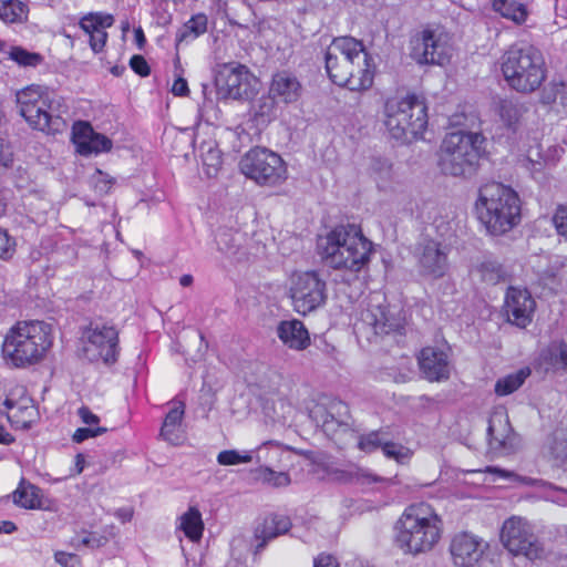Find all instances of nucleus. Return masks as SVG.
<instances>
[{
  "label": "nucleus",
  "instance_id": "nucleus-1",
  "mask_svg": "<svg viewBox=\"0 0 567 567\" xmlns=\"http://www.w3.org/2000/svg\"><path fill=\"white\" fill-rule=\"evenodd\" d=\"M443 522L427 503L408 506L395 524L394 543L404 554L413 557L431 551L440 542Z\"/></svg>",
  "mask_w": 567,
  "mask_h": 567
},
{
  "label": "nucleus",
  "instance_id": "nucleus-2",
  "mask_svg": "<svg viewBox=\"0 0 567 567\" xmlns=\"http://www.w3.org/2000/svg\"><path fill=\"white\" fill-rule=\"evenodd\" d=\"M310 417L337 444L346 445L355 440L358 449L365 453L382 449L389 435L384 429L357 435L349 408L342 401H332L328 406L316 405L310 411Z\"/></svg>",
  "mask_w": 567,
  "mask_h": 567
},
{
  "label": "nucleus",
  "instance_id": "nucleus-3",
  "mask_svg": "<svg viewBox=\"0 0 567 567\" xmlns=\"http://www.w3.org/2000/svg\"><path fill=\"white\" fill-rule=\"evenodd\" d=\"M499 63L507 85L518 93L537 91L547 78L542 51L527 43L511 45L501 56Z\"/></svg>",
  "mask_w": 567,
  "mask_h": 567
},
{
  "label": "nucleus",
  "instance_id": "nucleus-4",
  "mask_svg": "<svg viewBox=\"0 0 567 567\" xmlns=\"http://www.w3.org/2000/svg\"><path fill=\"white\" fill-rule=\"evenodd\" d=\"M476 210L480 221L492 235L509 231L520 219L517 193L501 183H488L480 188Z\"/></svg>",
  "mask_w": 567,
  "mask_h": 567
},
{
  "label": "nucleus",
  "instance_id": "nucleus-5",
  "mask_svg": "<svg viewBox=\"0 0 567 567\" xmlns=\"http://www.w3.org/2000/svg\"><path fill=\"white\" fill-rule=\"evenodd\" d=\"M51 326L44 321L19 322L7 334L3 358L17 368L39 362L52 346Z\"/></svg>",
  "mask_w": 567,
  "mask_h": 567
},
{
  "label": "nucleus",
  "instance_id": "nucleus-6",
  "mask_svg": "<svg viewBox=\"0 0 567 567\" xmlns=\"http://www.w3.org/2000/svg\"><path fill=\"white\" fill-rule=\"evenodd\" d=\"M363 43L352 37L334 38L324 55L326 71L337 85L350 91H365L371 87V75L367 68H358L354 76V61L361 58Z\"/></svg>",
  "mask_w": 567,
  "mask_h": 567
},
{
  "label": "nucleus",
  "instance_id": "nucleus-7",
  "mask_svg": "<svg viewBox=\"0 0 567 567\" xmlns=\"http://www.w3.org/2000/svg\"><path fill=\"white\" fill-rule=\"evenodd\" d=\"M485 137L481 133L455 131L446 134L440 148V167L445 175L471 177L484 154Z\"/></svg>",
  "mask_w": 567,
  "mask_h": 567
},
{
  "label": "nucleus",
  "instance_id": "nucleus-8",
  "mask_svg": "<svg viewBox=\"0 0 567 567\" xmlns=\"http://www.w3.org/2000/svg\"><path fill=\"white\" fill-rule=\"evenodd\" d=\"M16 103L18 113L34 130L55 133L64 125L56 113L60 104L47 86L31 84L17 91Z\"/></svg>",
  "mask_w": 567,
  "mask_h": 567
},
{
  "label": "nucleus",
  "instance_id": "nucleus-9",
  "mask_svg": "<svg viewBox=\"0 0 567 567\" xmlns=\"http://www.w3.org/2000/svg\"><path fill=\"white\" fill-rule=\"evenodd\" d=\"M427 107L415 94L389 99L384 105V124L398 141H411L423 134L427 126Z\"/></svg>",
  "mask_w": 567,
  "mask_h": 567
},
{
  "label": "nucleus",
  "instance_id": "nucleus-10",
  "mask_svg": "<svg viewBox=\"0 0 567 567\" xmlns=\"http://www.w3.org/2000/svg\"><path fill=\"white\" fill-rule=\"evenodd\" d=\"M240 171L259 185L274 186L287 178V167L282 158L261 147L250 150L241 158Z\"/></svg>",
  "mask_w": 567,
  "mask_h": 567
},
{
  "label": "nucleus",
  "instance_id": "nucleus-11",
  "mask_svg": "<svg viewBox=\"0 0 567 567\" xmlns=\"http://www.w3.org/2000/svg\"><path fill=\"white\" fill-rule=\"evenodd\" d=\"M503 546L514 556H525L529 560L543 559L545 548L534 534L527 520L519 517L506 519L501 529Z\"/></svg>",
  "mask_w": 567,
  "mask_h": 567
},
{
  "label": "nucleus",
  "instance_id": "nucleus-12",
  "mask_svg": "<svg viewBox=\"0 0 567 567\" xmlns=\"http://www.w3.org/2000/svg\"><path fill=\"white\" fill-rule=\"evenodd\" d=\"M320 238L331 239L333 243L339 241L340 249L349 252V256L352 257L350 274H358L368 267L373 252V245L372 241L364 237L359 226L354 224L340 225L327 236Z\"/></svg>",
  "mask_w": 567,
  "mask_h": 567
},
{
  "label": "nucleus",
  "instance_id": "nucleus-13",
  "mask_svg": "<svg viewBox=\"0 0 567 567\" xmlns=\"http://www.w3.org/2000/svg\"><path fill=\"white\" fill-rule=\"evenodd\" d=\"M403 328V318L392 312L388 303L373 302V299L368 308L362 311L360 321L354 326L357 333L364 336L368 341L401 332Z\"/></svg>",
  "mask_w": 567,
  "mask_h": 567
},
{
  "label": "nucleus",
  "instance_id": "nucleus-14",
  "mask_svg": "<svg viewBox=\"0 0 567 567\" xmlns=\"http://www.w3.org/2000/svg\"><path fill=\"white\" fill-rule=\"evenodd\" d=\"M84 354L90 361L113 364L120 353L118 331L113 324L91 322L84 330Z\"/></svg>",
  "mask_w": 567,
  "mask_h": 567
},
{
  "label": "nucleus",
  "instance_id": "nucleus-15",
  "mask_svg": "<svg viewBox=\"0 0 567 567\" xmlns=\"http://www.w3.org/2000/svg\"><path fill=\"white\" fill-rule=\"evenodd\" d=\"M451 51L449 37L443 31L424 29L411 39V58L417 64L444 65Z\"/></svg>",
  "mask_w": 567,
  "mask_h": 567
},
{
  "label": "nucleus",
  "instance_id": "nucleus-16",
  "mask_svg": "<svg viewBox=\"0 0 567 567\" xmlns=\"http://www.w3.org/2000/svg\"><path fill=\"white\" fill-rule=\"evenodd\" d=\"M291 299L295 310L306 316L326 303L327 284L317 271H306L293 281Z\"/></svg>",
  "mask_w": 567,
  "mask_h": 567
},
{
  "label": "nucleus",
  "instance_id": "nucleus-17",
  "mask_svg": "<svg viewBox=\"0 0 567 567\" xmlns=\"http://www.w3.org/2000/svg\"><path fill=\"white\" fill-rule=\"evenodd\" d=\"M216 85L226 97L250 100L257 93V79L239 63L225 64L216 76Z\"/></svg>",
  "mask_w": 567,
  "mask_h": 567
},
{
  "label": "nucleus",
  "instance_id": "nucleus-18",
  "mask_svg": "<svg viewBox=\"0 0 567 567\" xmlns=\"http://www.w3.org/2000/svg\"><path fill=\"white\" fill-rule=\"evenodd\" d=\"M536 301L526 288L508 287L505 295L504 312L507 321L518 328H526L532 321Z\"/></svg>",
  "mask_w": 567,
  "mask_h": 567
},
{
  "label": "nucleus",
  "instance_id": "nucleus-19",
  "mask_svg": "<svg viewBox=\"0 0 567 567\" xmlns=\"http://www.w3.org/2000/svg\"><path fill=\"white\" fill-rule=\"evenodd\" d=\"M488 544L471 533L456 534L451 542L453 563L458 567H477Z\"/></svg>",
  "mask_w": 567,
  "mask_h": 567
},
{
  "label": "nucleus",
  "instance_id": "nucleus-20",
  "mask_svg": "<svg viewBox=\"0 0 567 567\" xmlns=\"http://www.w3.org/2000/svg\"><path fill=\"white\" fill-rule=\"evenodd\" d=\"M417 362L422 377L430 382L447 380L451 373L449 352L436 347H425L421 350Z\"/></svg>",
  "mask_w": 567,
  "mask_h": 567
},
{
  "label": "nucleus",
  "instance_id": "nucleus-21",
  "mask_svg": "<svg viewBox=\"0 0 567 567\" xmlns=\"http://www.w3.org/2000/svg\"><path fill=\"white\" fill-rule=\"evenodd\" d=\"M447 247L429 240L422 246L419 257L420 274L432 279L444 277L449 270Z\"/></svg>",
  "mask_w": 567,
  "mask_h": 567
},
{
  "label": "nucleus",
  "instance_id": "nucleus-22",
  "mask_svg": "<svg viewBox=\"0 0 567 567\" xmlns=\"http://www.w3.org/2000/svg\"><path fill=\"white\" fill-rule=\"evenodd\" d=\"M72 141L76 152L83 156L109 152L112 141L103 134L95 133L87 122H76L73 125Z\"/></svg>",
  "mask_w": 567,
  "mask_h": 567
},
{
  "label": "nucleus",
  "instance_id": "nucleus-23",
  "mask_svg": "<svg viewBox=\"0 0 567 567\" xmlns=\"http://www.w3.org/2000/svg\"><path fill=\"white\" fill-rule=\"evenodd\" d=\"M487 435L489 444L495 449L513 451L516 435L509 423L508 415L504 412H495L488 420Z\"/></svg>",
  "mask_w": 567,
  "mask_h": 567
},
{
  "label": "nucleus",
  "instance_id": "nucleus-24",
  "mask_svg": "<svg viewBox=\"0 0 567 567\" xmlns=\"http://www.w3.org/2000/svg\"><path fill=\"white\" fill-rule=\"evenodd\" d=\"M302 86L298 79L287 72L280 71L272 75L269 93L284 103H293L301 96Z\"/></svg>",
  "mask_w": 567,
  "mask_h": 567
},
{
  "label": "nucleus",
  "instance_id": "nucleus-25",
  "mask_svg": "<svg viewBox=\"0 0 567 567\" xmlns=\"http://www.w3.org/2000/svg\"><path fill=\"white\" fill-rule=\"evenodd\" d=\"M277 334L285 346L293 350H305L311 343L307 328L297 319L281 321Z\"/></svg>",
  "mask_w": 567,
  "mask_h": 567
},
{
  "label": "nucleus",
  "instance_id": "nucleus-26",
  "mask_svg": "<svg viewBox=\"0 0 567 567\" xmlns=\"http://www.w3.org/2000/svg\"><path fill=\"white\" fill-rule=\"evenodd\" d=\"M318 254L323 264L333 269H342L350 272L351 258L349 252L340 249L339 241H331V239H318L317 244Z\"/></svg>",
  "mask_w": 567,
  "mask_h": 567
},
{
  "label": "nucleus",
  "instance_id": "nucleus-27",
  "mask_svg": "<svg viewBox=\"0 0 567 567\" xmlns=\"http://www.w3.org/2000/svg\"><path fill=\"white\" fill-rule=\"evenodd\" d=\"M290 527L291 522L288 516L275 514L266 517L261 527L257 528L256 532L257 538L262 539V542L257 545L256 550H261L268 540L286 534Z\"/></svg>",
  "mask_w": 567,
  "mask_h": 567
},
{
  "label": "nucleus",
  "instance_id": "nucleus-28",
  "mask_svg": "<svg viewBox=\"0 0 567 567\" xmlns=\"http://www.w3.org/2000/svg\"><path fill=\"white\" fill-rule=\"evenodd\" d=\"M563 153L564 148L558 145L548 146L546 150L539 147L536 151V158L532 152L527 156V167L533 174L540 173L545 168L555 167L560 161Z\"/></svg>",
  "mask_w": 567,
  "mask_h": 567
},
{
  "label": "nucleus",
  "instance_id": "nucleus-29",
  "mask_svg": "<svg viewBox=\"0 0 567 567\" xmlns=\"http://www.w3.org/2000/svg\"><path fill=\"white\" fill-rule=\"evenodd\" d=\"M473 272L480 280L487 285H497L506 279V270L503 265L492 257H485L475 265Z\"/></svg>",
  "mask_w": 567,
  "mask_h": 567
},
{
  "label": "nucleus",
  "instance_id": "nucleus-30",
  "mask_svg": "<svg viewBox=\"0 0 567 567\" xmlns=\"http://www.w3.org/2000/svg\"><path fill=\"white\" fill-rule=\"evenodd\" d=\"M13 502L27 509L40 508V488L22 478L13 493Z\"/></svg>",
  "mask_w": 567,
  "mask_h": 567
},
{
  "label": "nucleus",
  "instance_id": "nucleus-31",
  "mask_svg": "<svg viewBox=\"0 0 567 567\" xmlns=\"http://www.w3.org/2000/svg\"><path fill=\"white\" fill-rule=\"evenodd\" d=\"M492 6L502 17L512 20L516 24L526 21L528 14L526 6L517 0H493Z\"/></svg>",
  "mask_w": 567,
  "mask_h": 567
},
{
  "label": "nucleus",
  "instance_id": "nucleus-32",
  "mask_svg": "<svg viewBox=\"0 0 567 567\" xmlns=\"http://www.w3.org/2000/svg\"><path fill=\"white\" fill-rule=\"evenodd\" d=\"M181 529L192 542H198L203 536L204 523L196 507H189L181 517Z\"/></svg>",
  "mask_w": 567,
  "mask_h": 567
},
{
  "label": "nucleus",
  "instance_id": "nucleus-33",
  "mask_svg": "<svg viewBox=\"0 0 567 567\" xmlns=\"http://www.w3.org/2000/svg\"><path fill=\"white\" fill-rule=\"evenodd\" d=\"M547 453L556 465L563 464L567 460V431L564 429L555 430L547 439Z\"/></svg>",
  "mask_w": 567,
  "mask_h": 567
},
{
  "label": "nucleus",
  "instance_id": "nucleus-34",
  "mask_svg": "<svg viewBox=\"0 0 567 567\" xmlns=\"http://www.w3.org/2000/svg\"><path fill=\"white\" fill-rule=\"evenodd\" d=\"M27 17L28 7L20 0H0V20L4 23H20Z\"/></svg>",
  "mask_w": 567,
  "mask_h": 567
},
{
  "label": "nucleus",
  "instance_id": "nucleus-35",
  "mask_svg": "<svg viewBox=\"0 0 567 567\" xmlns=\"http://www.w3.org/2000/svg\"><path fill=\"white\" fill-rule=\"evenodd\" d=\"M276 102L275 97L269 95H262L256 100L251 105L252 118L257 125H265L275 117Z\"/></svg>",
  "mask_w": 567,
  "mask_h": 567
},
{
  "label": "nucleus",
  "instance_id": "nucleus-36",
  "mask_svg": "<svg viewBox=\"0 0 567 567\" xmlns=\"http://www.w3.org/2000/svg\"><path fill=\"white\" fill-rule=\"evenodd\" d=\"M207 30V17L205 14L193 16L177 32L176 41L184 42L196 39Z\"/></svg>",
  "mask_w": 567,
  "mask_h": 567
},
{
  "label": "nucleus",
  "instance_id": "nucleus-37",
  "mask_svg": "<svg viewBox=\"0 0 567 567\" xmlns=\"http://www.w3.org/2000/svg\"><path fill=\"white\" fill-rule=\"evenodd\" d=\"M524 112V106L513 100L505 99L498 103V114L508 128H516Z\"/></svg>",
  "mask_w": 567,
  "mask_h": 567
},
{
  "label": "nucleus",
  "instance_id": "nucleus-38",
  "mask_svg": "<svg viewBox=\"0 0 567 567\" xmlns=\"http://www.w3.org/2000/svg\"><path fill=\"white\" fill-rule=\"evenodd\" d=\"M528 375L529 370L522 369L515 373L498 379L495 383V393L499 396L512 394L523 385Z\"/></svg>",
  "mask_w": 567,
  "mask_h": 567
},
{
  "label": "nucleus",
  "instance_id": "nucleus-39",
  "mask_svg": "<svg viewBox=\"0 0 567 567\" xmlns=\"http://www.w3.org/2000/svg\"><path fill=\"white\" fill-rule=\"evenodd\" d=\"M217 249L226 256H233L240 246L239 233L230 228H219L215 235Z\"/></svg>",
  "mask_w": 567,
  "mask_h": 567
},
{
  "label": "nucleus",
  "instance_id": "nucleus-40",
  "mask_svg": "<svg viewBox=\"0 0 567 567\" xmlns=\"http://www.w3.org/2000/svg\"><path fill=\"white\" fill-rule=\"evenodd\" d=\"M254 477L272 487H284L290 484V476L286 472H276L270 466H260L254 472Z\"/></svg>",
  "mask_w": 567,
  "mask_h": 567
},
{
  "label": "nucleus",
  "instance_id": "nucleus-41",
  "mask_svg": "<svg viewBox=\"0 0 567 567\" xmlns=\"http://www.w3.org/2000/svg\"><path fill=\"white\" fill-rule=\"evenodd\" d=\"M113 23V16L101 12H92L81 19L80 27L85 33L91 35L92 33H95L102 29L110 28Z\"/></svg>",
  "mask_w": 567,
  "mask_h": 567
},
{
  "label": "nucleus",
  "instance_id": "nucleus-42",
  "mask_svg": "<svg viewBox=\"0 0 567 567\" xmlns=\"http://www.w3.org/2000/svg\"><path fill=\"white\" fill-rule=\"evenodd\" d=\"M288 453V451L282 449L281 444L270 441L258 447L256 452V461L258 463H266V466H274L279 456Z\"/></svg>",
  "mask_w": 567,
  "mask_h": 567
},
{
  "label": "nucleus",
  "instance_id": "nucleus-43",
  "mask_svg": "<svg viewBox=\"0 0 567 567\" xmlns=\"http://www.w3.org/2000/svg\"><path fill=\"white\" fill-rule=\"evenodd\" d=\"M9 58L20 66L35 68L43 61V56L40 53L30 52L22 47H12L9 51Z\"/></svg>",
  "mask_w": 567,
  "mask_h": 567
},
{
  "label": "nucleus",
  "instance_id": "nucleus-44",
  "mask_svg": "<svg viewBox=\"0 0 567 567\" xmlns=\"http://www.w3.org/2000/svg\"><path fill=\"white\" fill-rule=\"evenodd\" d=\"M370 171L379 187H382L392 178V164L385 158H372Z\"/></svg>",
  "mask_w": 567,
  "mask_h": 567
},
{
  "label": "nucleus",
  "instance_id": "nucleus-45",
  "mask_svg": "<svg viewBox=\"0 0 567 567\" xmlns=\"http://www.w3.org/2000/svg\"><path fill=\"white\" fill-rule=\"evenodd\" d=\"M254 460L252 451L225 450L218 453L217 462L219 465L229 466L240 463H250Z\"/></svg>",
  "mask_w": 567,
  "mask_h": 567
},
{
  "label": "nucleus",
  "instance_id": "nucleus-46",
  "mask_svg": "<svg viewBox=\"0 0 567 567\" xmlns=\"http://www.w3.org/2000/svg\"><path fill=\"white\" fill-rule=\"evenodd\" d=\"M484 472L492 473V474H497L498 476H501L503 478H517V480H519L520 482H523L526 485H538V486L553 487V485L550 483H547V482H545L543 480H536V478H532V477L519 476V475L515 474L514 472H511V471H507V470H504V468H501V467H497V466H487Z\"/></svg>",
  "mask_w": 567,
  "mask_h": 567
},
{
  "label": "nucleus",
  "instance_id": "nucleus-47",
  "mask_svg": "<svg viewBox=\"0 0 567 567\" xmlns=\"http://www.w3.org/2000/svg\"><path fill=\"white\" fill-rule=\"evenodd\" d=\"M382 451L388 458L396 460L400 463H403L409 457V450L401 444L392 442L389 436L382 446Z\"/></svg>",
  "mask_w": 567,
  "mask_h": 567
},
{
  "label": "nucleus",
  "instance_id": "nucleus-48",
  "mask_svg": "<svg viewBox=\"0 0 567 567\" xmlns=\"http://www.w3.org/2000/svg\"><path fill=\"white\" fill-rule=\"evenodd\" d=\"M549 354L551 364H560L563 369H567V343L565 341L553 343Z\"/></svg>",
  "mask_w": 567,
  "mask_h": 567
},
{
  "label": "nucleus",
  "instance_id": "nucleus-49",
  "mask_svg": "<svg viewBox=\"0 0 567 567\" xmlns=\"http://www.w3.org/2000/svg\"><path fill=\"white\" fill-rule=\"evenodd\" d=\"M553 224L559 236L567 238V204L559 205L553 216Z\"/></svg>",
  "mask_w": 567,
  "mask_h": 567
},
{
  "label": "nucleus",
  "instance_id": "nucleus-50",
  "mask_svg": "<svg viewBox=\"0 0 567 567\" xmlns=\"http://www.w3.org/2000/svg\"><path fill=\"white\" fill-rule=\"evenodd\" d=\"M184 417V404L179 402L173 406L164 419L165 430L169 426H181Z\"/></svg>",
  "mask_w": 567,
  "mask_h": 567
},
{
  "label": "nucleus",
  "instance_id": "nucleus-51",
  "mask_svg": "<svg viewBox=\"0 0 567 567\" xmlns=\"http://www.w3.org/2000/svg\"><path fill=\"white\" fill-rule=\"evenodd\" d=\"M14 240L9 236L8 231L0 228V258L8 259L14 252Z\"/></svg>",
  "mask_w": 567,
  "mask_h": 567
},
{
  "label": "nucleus",
  "instance_id": "nucleus-52",
  "mask_svg": "<svg viewBox=\"0 0 567 567\" xmlns=\"http://www.w3.org/2000/svg\"><path fill=\"white\" fill-rule=\"evenodd\" d=\"M106 431H107V429L102 427V426H97L95 429L80 427L74 432L72 439L75 443H82L83 441H85L90 437H95L97 435H101V434L105 433Z\"/></svg>",
  "mask_w": 567,
  "mask_h": 567
},
{
  "label": "nucleus",
  "instance_id": "nucleus-53",
  "mask_svg": "<svg viewBox=\"0 0 567 567\" xmlns=\"http://www.w3.org/2000/svg\"><path fill=\"white\" fill-rule=\"evenodd\" d=\"M358 68H360V69L367 68L369 70V73L371 75V85H372L373 78H374V64L372 62L371 55L365 51L364 47H363V52H362L361 58H359L354 61V76H358Z\"/></svg>",
  "mask_w": 567,
  "mask_h": 567
},
{
  "label": "nucleus",
  "instance_id": "nucleus-54",
  "mask_svg": "<svg viewBox=\"0 0 567 567\" xmlns=\"http://www.w3.org/2000/svg\"><path fill=\"white\" fill-rule=\"evenodd\" d=\"M94 187L100 194H106L112 187L113 181L107 174L96 169L94 175Z\"/></svg>",
  "mask_w": 567,
  "mask_h": 567
},
{
  "label": "nucleus",
  "instance_id": "nucleus-55",
  "mask_svg": "<svg viewBox=\"0 0 567 567\" xmlns=\"http://www.w3.org/2000/svg\"><path fill=\"white\" fill-rule=\"evenodd\" d=\"M131 69L140 76H147L151 73V69L145 58L142 55H133L130 60Z\"/></svg>",
  "mask_w": 567,
  "mask_h": 567
},
{
  "label": "nucleus",
  "instance_id": "nucleus-56",
  "mask_svg": "<svg viewBox=\"0 0 567 567\" xmlns=\"http://www.w3.org/2000/svg\"><path fill=\"white\" fill-rule=\"evenodd\" d=\"M179 427L181 426H169L165 430V423L163 422L159 435L171 444L177 445L182 440Z\"/></svg>",
  "mask_w": 567,
  "mask_h": 567
},
{
  "label": "nucleus",
  "instance_id": "nucleus-57",
  "mask_svg": "<svg viewBox=\"0 0 567 567\" xmlns=\"http://www.w3.org/2000/svg\"><path fill=\"white\" fill-rule=\"evenodd\" d=\"M107 33L102 29L90 35V45L94 52H101L106 43Z\"/></svg>",
  "mask_w": 567,
  "mask_h": 567
},
{
  "label": "nucleus",
  "instance_id": "nucleus-58",
  "mask_svg": "<svg viewBox=\"0 0 567 567\" xmlns=\"http://www.w3.org/2000/svg\"><path fill=\"white\" fill-rule=\"evenodd\" d=\"M272 410L276 412V417L278 420L286 419L287 414L293 410L291 403L284 398H279L276 402H274Z\"/></svg>",
  "mask_w": 567,
  "mask_h": 567
},
{
  "label": "nucleus",
  "instance_id": "nucleus-59",
  "mask_svg": "<svg viewBox=\"0 0 567 567\" xmlns=\"http://www.w3.org/2000/svg\"><path fill=\"white\" fill-rule=\"evenodd\" d=\"M81 542L83 545L87 547L100 548L107 543V538L96 533H90L86 536H84Z\"/></svg>",
  "mask_w": 567,
  "mask_h": 567
},
{
  "label": "nucleus",
  "instance_id": "nucleus-60",
  "mask_svg": "<svg viewBox=\"0 0 567 567\" xmlns=\"http://www.w3.org/2000/svg\"><path fill=\"white\" fill-rule=\"evenodd\" d=\"M172 93L176 96L188 95L189 89H188L187 81L184 78L178 76L173 83Z\"/></svg>",
  "mask_w": 567,
  "mask_h": 567
},
{
  "label": "nucleus",
  "instance_id": "nucleus-61",
  "mask_svg": "<svg viewBox=\"0 0 567 567\" xmlns=\"http://www.w3.org/2000/svg\"><path fill=\"white\" fill-rule=\"evenodd\" d=\"M79 416L81 417L82 422L89 425L97 424L100 419L96 414L92 413V411L82 406L79 409Z\"/></svg>",
  "mask_w": 567,
  "mask_h": 567
},
{
  "label": "nucleus",
  "instance_id": "nucleus-62",
  "mask_svg": "<svg viewBox=\"0 0 567 567\" xmlns=\"http://www.w3.org/2000/svg\"><path fill=\"white\" fill-rule=\"evenodd\" d=\"M313 567H338L336 558L331 555L320 554L315 559Z\"/></svg>",
  "mask_w": 567,
  "mask_h": 567
},
{
  "label": "nucleus",
  "instance_id": "nucleus-63",
  "mask_svg": "<svg viewBox=\"0 0 567 567\" xmlns=\"http://www.w3.org/2000/svg\"><path fill=\"white\" fill-rule=\"evenodd\" d=\"M204 164L213 167L215 171L220 165V156L218 154V151L210 150L205 156H204Z\"/></svg>",
  "mask_w": 567,
  "mask_h": 567
},
{
  "label": "nucleus",
  "instance_id": "nucleus-64",
  "mask_svg": "<svg viewBox=\"0 0 567 567\" xmlns=\"http://www.w3.org/2000/svg\"><path fill=\"white\" fill-rule=\"evenodd\" d=\"M76 559V556L73 554L64 553V551H58L55 554V561L62 566H70L71 561Z\"/></svg>",
  "mask_w": 567,
  "mask_h": 567
}]
</instances>
